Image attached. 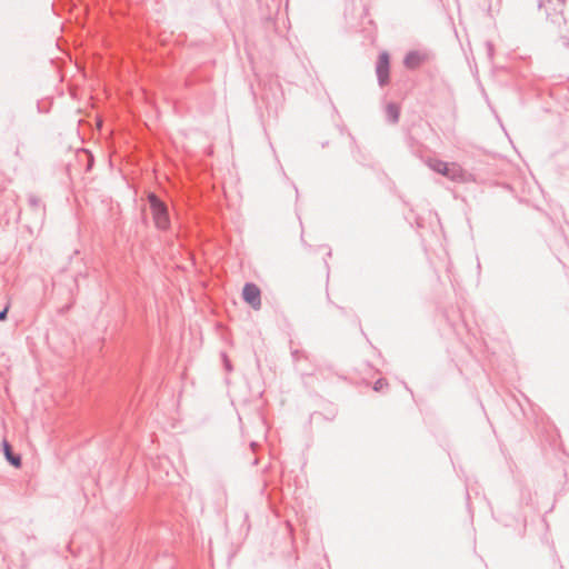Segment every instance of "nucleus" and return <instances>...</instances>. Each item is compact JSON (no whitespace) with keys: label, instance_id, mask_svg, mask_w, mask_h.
<instances>
[{"label":"nucleus","instance_id":"obj_1","mask_svg":"<svg viewBox=\"0 0 569 569\" xmlns=\"http://www.w3.org/2000/svg\"><path fill=\"white\" fill-rule=\"evenodd\" d=\"M148 200L150 203V210L152 214V220L154 226L158 229L166 230L169 228L170 220L168 208L164 202H162L156 194L150 193L148 196Z\"/></svg>","mask_w":569,"mask_h":569},{"label":"nucleus","instance_id":"obj_2","mask_svg":"<svg viewBox=\"0 0 569 569\" xmlns=\"http://www.w3.org/2000/svg\"><path fill=\"white\" fill-rule=\"evenodd\" d=\"M428 166L432 170H435L452 180L462 178V169L457 163H447L441 160L431 159L428 161Z\"/></svg>","mask_w":569,"mask_h":569},{"label":"nucleus","instance_id":"obj_3","mask_svg":"<svg viewBox=\"0 0 569 569\" xmlns=\"http://www.w3.org/2000/svg\"><path fill=\"white\" fill-rule=\"evenodd\" d=\"M242 296L244 301L250 305L254 310L261 307V292L260 289L253 283H247L243 287Z\"/></svg>","mask_w":569,"mask_h":569},{"label":"nucleus","instance_id":"obj_4","mask_svg":"<svg viewBox=\"0 0 569 569\" xmlns=\"http://www.w3.org/2000/svg\"><path fill=\"white\" fill-rule=\"evenodd\" d=\"M377 76L380 84H386L389 79V56L386 52H382L379 56L377 63Z\"/></svg>","mask_w":569,"mask_h":569},{"label":"nucleus","instance_id":"obj_5","mask_svg":"<svg viewBox=\"0 0 569 569\" xmlns=\"http://www.w3.org/2000/svg\"><path fill=\"white\" fill-rule=\"evenodd\" d=\"M2 449L7 460L16 468H19L21 466V459L19 456L12 453L11 446L7 440L2 441Z\"/></svg>","mask_w":569,"mask_h":569},{"label":"nucleus","instance_id":"obj_6","mask_svg":"<svg viewBox=\"0 0 569 569\" xmlns=\"http://www.w3.org/2000/svg\"><path fill=\"white\" fill-rule=\"evenodd\" d=\"M423 59H425L423 54H421L419 52H416V51L409 52L405 58V64H406V67H408L410 69H415L421 64Z\"/></svg>","mask_w":569,"mask_h":569},{"label":"nucleus","instance_id":"obj_7","mask_svg":"<svg viewBox=\"0 0 569 569\" xmlns=\"http://www.w3.org/2000/svg\"><path fill=\"white\" fill-rule=\"evenodd\" d=\"M387 114L391 122H396L399 118V108L395 104H389L387 107Z\"/></svg>","mask_w":569,"mask_h":569},{"label":"nucleus","instance_id":"obj_8","mask_svg":"<svg viewBox=\"0 0 569 569\" xmlns=\"http://www.w3.org/2000/svg\"><path fill=\"white\" fill-rule=\"evenodd\" d=\"M385 386H387V382L383 381V380H378L376 383H375V390L376 391H379L381 390Z\"/></svg>","mask_w":569,"mask_h":569},{"label":"nucleus","instance_id":"obj_9","mask_svg":"<svg viewBox=\"0 0 569 569\" xmlns=\"http://www.w3.org/2000/svg\"><path fill=\"white\" fill-rule=\"evenodd\" d=\"M7 312H8V308H6L4 310H2L0 312V321H3L7 317Z\"/></svg>","mask_w":569,"mask_h":569}]
</instances>
